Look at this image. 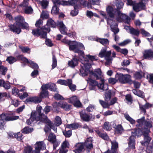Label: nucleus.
<instances>
[{"label": "nucleus", "mask_w": 153, "mask_h": 153, "mask_svg": "<svg viewBox=\"0 0 153 153\" xmlns=\"http://www.w3.org/2000/svg\"><path fill=\"white\" fill-rule=\"evenodd\" d=\"M109 18H106L107 23L110 26L111 30L116 34L119 30L117 28V21L121 22L123 21L128 24L130 21V18L125 14H123L119 10L114 8L111 6H108L106 9Z\"/></svg>", "instance_id": "obj_1"}, {"label": "nucleus", "mask_w": 153, "mask_h": 153, "mask_svg": "<svg viewBox=\"0 0 153 153\" xmlns=\"http://www.w3.org/2000/svg\"><path fill=\"white\" fill-rule=\"evenodd\" d=\"M65 42L68 45L69 49L70 50L73 51L75 53H77L79 55H81V57L82 58V59L83 56L87 60V63H88V59L92 61L97 60V58L95 56H91L90 55H87L86 57L88 59L83 56L84 52L79 49H85L82 43L77 42L76 41H66Z\"/></svg>", "instance_id": "obj_2"}, {"label": "nucleus", "mask_w": 153, "mask_h": 153, "mask_svg": "<svg viewBox=\"0 0 153 153\" xmlns=\"http://www.w3.org/2000/svg\"><path fill=\"white\" fill-rule=\"evenodd\" d=\"M93 75L94 76V77L97 79H100L102 83L98 84L97 82L91 78H88L87 80L88 82L92 86L97 85L99 88L103 91L107 90L108 89V85L107 84L104 83L105 81L102 78V76L100 69H97L95 73L93 74Z\"/></svg>", "instance_id": "obj_3"}, {"label": "nucleus", "mask_w": 153, "mask_h": 153, "mask_svg": "<svg viewBox=\"0 0 153 153\" xmlns=\"http://www.w3.org/2000/svg\"><path fill=\"white\" fill-rule=\"evenodd\" d=\"M57 25V24L54 22L51 19L48 20L47 25L45 26L44 28L39 29L33 30L32 34L36 36H40L43 38H46L47 37V32L50 31V27H55Z\"/></svg>", "instance_id": "obj_4"}, {"label": "nucleus", "mask_w": 153, "mask_h": 153, "mask_svg": "<svg viewBox=\"0 0 153 153\" xmlns=\"http://www.w3.org/2000/svg\"><path fill=\"white\" fill-rule=\"evenodd\" d=\"M42 109V107L41 106H37L36 111H33L32 112L30 118L27 120L26 123L30 125L34 120L40 121L43 122L46 120V116L44 114H41V111Z\"/></svg>", "instance_id": "obj_5"}, {"label": "nucleus", "mask_w": 153, "mask_h": 153, "mask_svg": "<svg viewBox=\"0 0 153 153\" xmlns=\"http://www.w3.org/2000/svg\"><path fill=\"white\" fill-rule=\"evenodd\" d=\"M92 139L89 137L85 140V143H79L76 144L75 146V153H82L84 151V146L88 149H91L92 148Z\"/></svg>", "instance_id": "obj_6"}, {"label": "nucleus", "mask_w": 153, "mask_h": 153, "mask_svg": "<svg viewBox=\"0 0 153 153\" xmlns=\"http://www.w3.org/2000/svg\"><path fill=\"white\" fill-rule=\"evenodd\" d=\"M81 60L82 65H81V68L80 70V74L82 76H85L90 73L91 74V77H94V76L93 75V74L94 73L97 69L95 71L94 73L91 72L89 69L91 67V65L87 63V60L83 56L82 59Z\"/></svg>", "instance_id": "obj_7"}, {"label": "nucleus", "mask_w": 153, "mask_h": 153, "mask_svg": "<svg viewBox=\"0 0 153 153\" xmlns=\"http://www.w3.org/2000/svg\"><path fill=\"white\" fill-rule=\"evenodd\" d=\"M15 19L16 23L13 25H10V28L13 32L16 33L17 34H19L21 31L20 26L23 23L24 19L23 17L19 16L15 18Z\"/></svg>", "instance_id": "obj_8"}, {"label": "nucleus", "mask_w": 153, "mask_h": 153, "mask_svg": "<svg viewBox=\"0 0 153 153\" xmlns=\"http://www.w3.org/2000/svg\"><path fill=\"white\" fill-rule=\"evenodd\" d=\"M42 91L40 94L41 97H45L48 96V92L47 91L48 89L54 92L57 91L56 85L53 83L43 85L42 86Z\"/></svg>", "instance_id": "obj_9"}, {"label": "nucleus", "mask_w": 153, "mask_h": 153, "mask_svg": "<svg viewBox=\"0 0 153 153\" xmlns=\"http://www.w3.org/2000/svg\"><path fill=\"white\" fill-rule=\"evenodd\" d=\"M19 118L18 116H11L7 114H2L0 116V129H2L4 127L5 124L4 121H13Z\"/></svg>", "instance_id": "obj_10"}, {"label": "nucleus", "mask_w": 153, "mask_h": 153, "mask_svg": "<svg viewBox=\"0 0 153 153\" xmlns=\"http://www.w3.org/2000/svg\"><path fill=\"white\" fill-rule=\"evenodd\" d=\"M107 48L105 47L102 48L99 53V56L100 57H105L106 60L105 63V65H109L111 63V59L110 57L111 53V51H107Z\"/></svg>", "instance_id": "obj_11"}, {"label": "nucleus", "mask_w": 153, "mask_h": 153, "mask_svg": "<svg viewBox=\"0 0 153 153\" xmlns=\"http://www.w3.org/2000/svg\"><path fill=\"white\" fill-rule=\"evenodd\" d=\"M17 58L18 60H21L23 62L29 64L30 66L33 69H38L39 68L38 65L36 63L32 61L28 60L22 55H19L17 56Z\"/></svg>", "instance_id": "obj_12"}, {"label": "nucleus", "mask_w": 153, "mask_h": 153, "mask_svg": "<svg viewBox=\"0 0 153 153\" xmlns=\"http://www.w3.org/2000/svg\"><path fill=\"white\" fill-rule=\"evenodd\" d=\"M142 131L144 139L141 142V143L143 145L146 146L149 144L151 140V138L149 135V133L150 132V129L145 128Z\"/></svg>", "instance_id": "obj_13"}, {"label": "nucleus", "mask_w": 153, "mask_h": 153, "mask_svg": "<svg viewBox=\"0 0 153 153\" xmlns=\"http://www.w3.org/2000/svg\"><path fill=\"white\" fill-rule=\"evenodd\" d=\"M29 0H23V2L20 4L21 7L24 10L25 13L27 14H31L33 12V10L30 6L28 5Z\"/></svg>", "instance_id": "obj_14"}, {"label": "nucleus", "mask_w": 153, "mask_h": 153, "mask_svg": "<svg viewBox=\"0 0 153 153\" xmlns=\"http://www.w3.org/2000/svg\"><path fill=\"white\" fill-rule=\"evenodd\" d=\"M47 140L51 143L53 144V149H56V147L59 146L60 142L57 140L56 136L53 133H50L48 136Z\"/></svg>", "instance_id": "obj_15"}, {"label": "nucleus", "mask_w": 153, "mask_h": 153, "mask_svg": "<svg viewBox=\"0 0 153 153\" xmlns=\"http://www.w3.org/2000/svg\"><path fill=\"white\" fill-rule=\"evenodd\" d=\"M145 117H143L141 119H138L137 120V122L138 124L136 126L138 127H140L142 126L144 123L145 126L147 127V128L149 129L152 127V122L151 121H146L144 122Z\"/></svg>", "instance_id": "obj_16"}, {"label": "nucleus", "mask_w": 153, "mask_h": 153, "mask_svg": "<svg viewBox=\"0 0 153 153\" xmlns=\"http://www.w3.org/2000/svg\"><path fill=\"white\" fill-rule=\"evenodd\" d=\"M35 146V149L33 151L34 153H40L41 149H45V145L42 141L36 142Z\"/></svg>", "instance_id": "obj_17"}, {"label": "nucleus", "mask_w": 153, "mask_h": 153, "mask_svg": "<svg viewBox=\"0 0 153 153\" xmlns=\"http://www.w3.org/2000/svg\"><path fill=\"white\" fill-rule=\"evenodd\" d=\"M79 114L81 118L84 121H89L95 118L94 116L89 115L82 111L80 112Z\"/></svg>", "instance_id": "obj_18"}, {"label": "nucleus", "mask_w": 153, "mask_h": 153, "mask_svg": "<svg viewBox=\"0 0 153 153\" xmlns=\"http://www.w3.org/2000/svg\"><path fill=\"white\" fill-rule=\"evenodd\" d=\"M133 10L136 12H138L144 9L145 6L142 2L139 3H136L135 2L133 5Z\"/></svg>", "instance_id": "obj_19"}, {"label": "nucleus", "mask_w": 153, "mask_h": 153, "mask_svg": "<svg viewBox=\"0 0 153 153\" xmlns=\"http://www.w3.org/2000/svg\"><path fill=\"white\" fill-rule=\"evenodd\" d=\"M69 102L73 104L75 106L79 107L81 105L78 98L76 96H73L69 99Z\"/></svg>", "instance_id": "obj_20"}, {"label": "nucleus", "mask_w": 153, "mask_h": 153, "mask_svg": "<svg viewBox=\"0 0 153 153\" xmlns=\"http://www.w3.org/2000/svg\"><path fill=\"white\" fill-rule=\"evenodd\" d=\"M57 25L59 27L60 31L62 34H67V29L62 22H57Z\"/></svg>", "instance_id": "obj_21"}, {"label": "nucleus", "mask_w": 153, "mask_h": 153, "mask_svg": "<svg viewBox=\"0 0 153 153\" xmlns=\"http://www.w3.org/2000/svg\"><path fill=\"white\" fill-rule=\"evenodd\" d=\"M53 2L55 4V5L56 6V5L61 4L63 5H73V4L74 2L73 3L70 2V1H60L59 0H53Z\"/></svg>", "instance_id": "obj_22"}, {"label": "nucleus", "mask_w": 153, "mask_h": 153, "mask_svg": "<svg viewBox=\"0 0 153 153\" xmlns=\"http://www.w3.org/2000/svg\"><path fill=\"white\" fill-rule=\"evenodd\" d=\"M143 54L145 59H151L153 56V51L151 49L146 50L144 51Z\"/></svg>", "instance_id": "obj_23"}, {"label": "nucleus", "mask_w": 153, "mask_h": 153, "mask_svg": "<svg viewBox=\"0 0 153 153\" xmlns=\"http://www.w3.org/2000/svg\"><path fill=\"white\" fill-rule=\"evenodd\" d=\"M112 146L111 151L108 150L104 153H117L116 151V149L118 147V144L115 141L112 142L111 141Z\"/></svg>", "instance_id": "obj_24"}, {"label": "nucleus", "mask_w": 153, "mask_h": 153, "mask_svg": "<svg viewBox=\"0 0 153 153\" xmlns=\"http://www.w3.org/2000/svg\"><path fill=\"white\" fill-rule=\"evenodd\" d=\"M145 128H143L142 130H141L140 129L138 128L135 130H133L132 131V135L131 136L134 137H134H139L142 134L143 135V130Z\"/></svg>", "instance_id": "obj_25"}, {"label": "nucleus", "mask_w": 153, "mask_h": 153, "mask_svg": "<svg viewBox=\"0 0 153 153\" xmlns=\"http://www.w3.org/2000/svg\"><path fill=\"white\" fill-rule=\"evenodd\" d=\"M68 64L69 66L74 68L78 65V60L76 57H74L68 62Z\"/></svg>", "instance_id": "obj_26"}, {"label": "nucleus", "mask_w": 153, "mask_h": 153, "mask_svg": "<svg viewBox=\"0 0 153 153\" xmlns=\"http://www.w3.org/2000/svg\"><path fill=\"white\" fill-rule=\"evenodd\" d=\"M114 92L112 91L107 90L105 91V101H108L110 100L111 95H114Z\"/></svg>", "instance_id": "obj_27"}, {"label": "nucleus", "mask_w": 153, "mask_h": 153, "mask_svg": "<svg viewBox=\"0 0 153 153\" xmlns=\"http://www.w3.org/2000/svg\"><path fill=\"white\" fill-rule=\"evenodd\" d=\"M98 134L99 136L104 140H108L109 138L106 133H102L98 130L95 131Z\"/></svg>", "instance_id": "obj_28"}, {"label": "nucleus", "mask_w": 153, "mask_h": 153, "mask_svg": "<svg viewBox=\"0 0 153 153\" xmlns=\"http://www.w3.org/2000/svg\"><path fill=\"white\" fill-rule=\"evenodd\" d=\"M113 127L115 128V133L120 134L122 133L123 131L122 126L120 125H113Z\"/></svg>", "instance_id": "obj_29"}, {"label": "nucleus", "mask_w": 153, "mask_h": 153, "mask_svg": "<svg viewBox=\"0 0 153 153\" xmlns=\"http://www.w3.org/2000/svg\"><path fill=\"white\" fill-rule=\"evenodd\" d=\"M27 102H33L35 103L40 102L41 101L40 99L37 97H30L26 100Z\"/></svg>", "instance_id": "obj_30"}, {"label": "nucleus", "mask_w": 153, "mask_h": 153, "mask_svg": "<svg viewBox=\"0 0 153 153\" xmlns=\"http://www.w3.org/2000/svg\"><path fill=\"white\" fill-rule=\"evenodd\" d=\"M128 144L130 148L132 149H134L135 143L134 142V138L133 136H131L130 137L129 139Z\"/></svg>", "instance_id": "obj_31"}, {"label": "nucleus", "mask_w": 153, "mask_h": 153, "mask_svg": "<svg viewBox=\"0 0 153 153\" xmlns=\"http://www.w3.org/2000/svg\"><path fill=\"white\" fill-rule=\"evenodd\" d=\"M151 106V105L148 103H146L144 105H140V110H141L144 113H146V110L150 107Z\"/></svg>", "instance_id": "obj_32"}, {"label": "nucleus", "mask_w": 153, "mask_h": 153, "mask_svg": "<svg viewBox=\"0 0 153 153\" xmlns=\"http://www.w3.org/2000/svg\"><path fill=\"white\" fill-rule=\"evenodd\" d=\"M132 92L134 94L139 97L142 98H143L144 97L143 92L139 90L133 89L132 90Z\"/></svg>", "instance_id": "obj_33"}, {"label": "nucleus", "mask_w": 153, "mask_h": 153, "mask_svg": "<svg viewBox=\"0 0 153 153\" xmlns=\"http://www.w3.org/2000/svg\"><path fill=\"white\" fill-rule=\"evenodd\" d=\"M60 107L65 110H69L71 109V106L66 102H63L60 103Z\"/></svg>", "instance_id": "obj_34"}, {"label": "nucleus", "mask_w": 153, "mask_h": 153, "mask_svg": "<svg viewBox=\"0 0 153 153\" xmlns=\"http://www.w3.org/2000/svg\"><path fill=\"white\" fill-rule=\"evenodd\" d=\"M96 41L100 42L103 45H106L108 44L109 41L106 39L98 38L96 40Z\"/></svg>", "instance_id": "obj_35"}, {"label": "nucleus", "mask_w": 153, "mask_h": 153, "mask_svg": "<svg viewBox=\"0 0 153 153\" xmlns=\"http://www.w3.org/2000/svg\"><path fill=\"white\" fill-rule=\"evenodd\" d=\"M46 120H45L43 122L45 123H47V125H48L51 128H52L54 131H56L57 128L53 126V123L51 122L48 119L47 117H46Z\"/></svg>", "instance_id": "obj_36"}, {"label": "nucleus", "mask_w": 153, "mask_h": 153, "mask_svg": "<svg viewBox=\"0 0 153 153\" xmlns=\"http://www.w3.org/2000/svg\"><path fill=\"white\" fill-rule=\"evenodd\" d=\"M68 86L70 89L72 91H74L76 90V86L75 85L72 84V80L71 79H68Z\"/></svg>", "instance_id": "obj_37"}, {"label": "nucleus", "mask_w": 153, "mask_h": 153, "mask_svg": "<svg viewBox=\"0 0 153 153\" xmlns=\"http://www.w3.org/2000/svg\"><path fill=\"white\" fill-rule=\"evenodd\" d=\"M79 127V125L77 123H73L68 124L66 126V127L69 129H75Z\"/></svg>", "instance_id": "obj_38"}, {"label": "nucleus", "mask_w": 153, "mask_h": 153, "mask_svg": "<svg viewBox=\"0 0 153 153\" xmlns=\"http://www.w3.org/2000/svg\"><path fill=\"white\" fill-rule=\"evenodd\" d=\"M124 116L125 119L131 124H133L135 123V120L131 117L127 113L124 114Z\"/></svg>", "instance_id": "obj_39"}, {"label": "nucleus", "mask_w": 153, "mask_h": 153, "mask_svg": "<svg viewBox=\"0 0 153 153\" xmlns=\"http://www.w3.org/2000/svg\"><path fill=\"white\" fill-rule=\"evenodd\" d=\"M116 78L117 79V82H119L122 83L124 82L123 80L124 75L123 74H117L116 76Z\"/></svg>", "instance_id": "obj_40"}, {"label": "nucleus", "mask_w": 153, "mask_h": 153, "mask_svg": "<svg viewBox=\"0 0 153 153\" xmlns=\"http://www.w3.org/2000/svg\"><path fill=\"white\" fill-rule=\"evenodd\" d=\"M103 128L106 131H109L111 130V127L110 123L108 122H106L104 124Z\"/></svg>", "instance_id": "obj_41"}, {"label": "nucleus", "mask_w": 153, "mask_h": 153, "mask_svg": "<svg viewBox=\"0 0 153 153\" xmlns=\"http://www.w3.org/2000/svg\"><path fill=\"white\" fill-rule=\"evenodd\" d=\"M145 73H143L142 72L136 73L134 75V77L136 79H141L143 76L145 77Z\"/></svg>", "instance_id": "obj_42"}, {"label": "nucleus", "mask_w": 153, "mask_h": 153, "mask_svg": "<svg viewBox=\"0 0 153 153\" xmlns=\"http://www.w3.org/2000/svg\"><path fill=\"white\" fill-rule=\"evenodd\" d=\"M7 69L6 67H4L3 66L1 65L0 66V77H1V74L3 75H5L7 71Z\"/></svg>", "instance_id": "obj_43"}, {"label": "nucleus", "mask_w": 153, "mask_h": 153, "mask_svg": "<svg viewBox=\"0 0 153 153\" xmlns=\"http://www.w3.org/2000/svg\"><path fill=\"white\" fill-rule=\"evenodd\" d=\"M123 80L124 82L123 83L130 82L131 81V76L128 74L124 75Z\"/></svg>", "instance_id": "obj_44"}, {"label": "nucleus", "mask_w": 153, "mask_h": 153, "mask_svg": "<svg viewBox=\"0 0 153 153\" xmlns=\"http://www.w3.org/2000/svg\"><path fill=\"white\" fill-rule=\"evenodd\" d=\"M33 130V128L25 127L22 130V132L25 134H27L32 132Z\"/></svg>", "instance_id": "obj_45"}, {"label": "nucleus", "mask_w": 153, "mask_h": 153, "mask_svg": "<svg viewBox=\"0 0 153 153\" xmlns=\"http://www.w3.org/2000/svg\"><path fill=\"white\" fill-rule=\"evenodd\" d=\"M130 33L133 35L138 36L140 32L138 30H136L133 28H131L130 29Z\"/></svg>", "instance_id": "obj_46"}, {"label": "nucleus", "mask_w": 153, "mask_h": 153, "mask_svg": "<svg viewBox=\"0 0 153 153\" xmlns=\"http://www.w3.org/2000/svg\"><path fill=\"white\" fill-rule=\"evenodd\" d=\"M6 60L10 64H13L14 62H16V61L17 60L16 59L12 56H10L8 57L7 59Z\"/></svg>", "instance_id": "obj_47"}, {"label": "nucleus", "mask_w": 153, "mask_h": 153, "mask_svg": "<svg viewBox=\"0 0 153 153\" xmlns=\"http://www.w3.org/2000/svg\"><path fill=\"white\" fill-rule=\"evenodd\" d=\"M19 48L23 53H30V49L28 48L19 46Z\"/></svg>", "instance_id": "obj_48"}, {"label": "nucleus", "mask_w": 153, "mask_h": 153, "mask_svg": "<svg viewBox=\"0 0 153 153\" xmlns=\"http://www.w3.org/2000/svg\"><path fill=\"white\" fill-rule=\"evenodd\" d=\"M48 1L47 0H43L40 2L42 7L44 9L46 8L48 4Z\"/></svg>", "instance_id": "obj_49"}, {"label": "nucleus", "mask_w": 153, "mask_h": 153, "mask_svg": "<svg viewBox=\"0 0 153 153\" xmlns=\"http://www.w3.org/2000/svg\"><path fill=\"white\" fill-rule=\"evenodd\" d=\"M57 82L61 85H68V79L67 80L59 79L57 81Z\"/></svg>", "instance_id": "obj_50"}, {"label": "nucleus", "mask_w": 153, "mask_h": 153, "mask_svg": "<svg viewBox=\"0 0 153 153\" xmlns=\"http://www.w3.org/2000/svg\"><path fill=\"white\" fill-rule=\"evenodd\" d=\"M59 8L56 6L55 5L52 7L51 13L52 14H58L59 12Z\"/></svg>", "instance_id": "obj_51"}, {"label": "nucleus", "mask_w": 153, "mask_h": 153, "mask_svg": "<svg viewBox=\"0 0 153 153\" xmlns=\"http://www.w3.org/2000/svg\"><path fill=\"white\" fill-rule=\"evenodd\" d=\"M100 102L103 108H109L110 106L109 103H108L103 101L101 100H100Z\"/></svg>", "instance_id": "obj_52"}, {"label": "nucleus", "mask_w": 153, "mask_h": 153, "mask_svg": "<svg viewBox=\"0 0 153 153\" xmlns=\"http://www.w3.org/2000/svg\"><path fill=\"white\" fill-rule=\"evenodd\" d=\"M55 123L56 126H59L62 123L61 118L58 116H56L55 118Z\"/></svg>", "instance_id": "obj_53"}, {"label": "nucleus", "mask_w": 153, "mask_h": 153, "mask_svg": "<svg viewBox=\"0 0 153 153\" xmlns=\"http://www.w3.org/2000/svg\"><path fill=\"white\" fill-rule=\"evenodd\" d=\"M14 137L19 140H22L23 138L22 134L20 132L15 134Z\"/></svg>", "instance_id": "obj_54"}, {"label": "nucleus", "mask_w": 153, "mask_h": 153, "mask_svg": "<svg viewBox=\"0 0 153 153\" xmlns=\"http://www.w3.org/2000/svg\"><path fill=\"white\" fill-rule=\"evenodd\" d=\"M124 5V3L121 0H119L117 2L116 6L118 9L122 8Z\"/></svg>", "instance_id": "obj_55"}, {"label": "nucleus", "mask_w": 153, "mask_h": 153, "mask_svg": "<svg viewBox=\"0 0 153 153\" xmlns=\"http://www.w3.org/2000/svg\"><path fill=\"white\" fill-rule=\"evenodd\" d=\"M63 133L65 136L67 137H70L71 135L72 134L71 130L64 131H63Z\"/></svg>", "instance_id": "obj_56"}, {"label": "nucleus", "mask_w": 153, "mask_h": 153, "mask_svg": "<svg viewBox=\"0 0 153 153\" xmlns=\"http://www.w3.org/2000/svg\"><path fill=\"white\" fill-rule=\"evenodd\" d=\"M41 16L43 19H46L48 18L49 16L48 12L47 11L42 12Z\"/></svg>", "instance_id": "obj_57"}, {"label": "nucleus", "mask_w": 153, "mask_h": 153, "mask_svg": "<svg viewBox=\"0 0 153 153\" xmlns=\"http://www.w3.org/2000/svg\"><path fill=\"white\" fill-rule=\"evenodd\" d=\"M32 149V148L30 146L25 147L24 151V153H30Z\"/></svg>", "instance_id": "obj_58"}, {"label": "nucleus", "mask_w": 153, "mask_h": 153, "mask_svg": "<svg viewBox=\"0 0 153 153\" xmlns=\"http://www.w3.org/2000/svg\"><path fill=\"white\" fill-rule=\"evenodd\" d=\"M57 65V61L55 56L53 55V64L52 65V68H55Z\"/></svg>", "instance_id": "obj_59"}, {"label": "nucleus", "mask_w": 153, "mask_h": 153, "mask_svg": "<svg viewBox=\"0 0 153 153\" xmlns=\"http://www.w3.org/2000/svg\"><path fill=\"white\" fill-rule=\"evenodd\" d=\"M11 103L15 107H17L18 106L19 103L18 100H13L11 99Z\"/></svg>", "instance_id": "obj_60"}, {"label": "nucleus", "mask_w": 153, "mask_h": 153, "mask_svg": "<svg viewBox=\"0 0 153 153\" xmlns=\"http://www.w3.org/2000/svg\"><path fill=\"white\" fill-rule=\"evenodd\" d=\"M78 13V9L74 7V9L71 11L70 14L72 16H75L77 15Z\"/></svg>", "instance_id": "obj_61"}, {"label": "nucleus", "mask_w": 153, "mask_h": 153, "mask_svg": "<svg viewBox=\"0 0 153 153\" xmlns=\"http://www.w3.org/2000/svg\"><path fill=\"white\" fill-rule=\"evenodd\" d=\"M45 43L48 46L51 47L53 45L51 41L49 39H46L45 41Z\"/></svg>", "instance_id": "obj_62"}, {"label": "nucleus", "mask_w": 153, "mask_h": 153, "mask_svg": "<svg viewBox=\"0 0 153 153\" xmlns=\"http://www.w3.org/2000/svg\"><path fill=\"white\" fill-rule=\"evenodd\" d=\"M69 145V143L66 140H65L63 142L62 145L61 147L62 149H66L67 147H68Z\"/></svg>", "instance_id": "obj_63"}, {"label": "nucleus", "mask_w": 153, "mask_h": 153, "mask_svg": "<svg viewBox=\"0 0 153 153\" xmlns=\"http://www.w3.org/2000/svg\"><path fill=\"white\" fill-rule=\"evenodd\" d=\"M108 82L110 83L111 84H114L116 83L117 82V79L116 78L114 79L113 78H110L108 79Z\"/></svg>", "instance_id": "obj_64"}]
</instances>
